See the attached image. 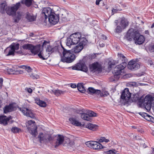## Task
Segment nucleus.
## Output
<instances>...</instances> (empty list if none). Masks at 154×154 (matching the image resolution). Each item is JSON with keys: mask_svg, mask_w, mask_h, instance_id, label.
Listing matches in <instances>:
<instances>
[{"mask_svg": "<svg viewBox=\"0 0 154 154\" xmlns=\"http://www.w3.org/2000/svg\"><path fill=\"white\" fill-rule=\"evenodd\" d=\"M25 90L27 91V92L29 93H31L32 92V89L30 88H25Z\"/></svg>", "mask_w": 154, "mask_h": 154, "instance_id": "51", "label": "nucleus"}, {"mask_svg": "<svg viewBox=\"0 0 154 154\" xmlns=\"http://www.w3.org/2000/svg\"><path fill=\"white\" fill-rule=\"evenodd\" d=\"M152 49L154 51V45L152 46Z\"/></svg>", "mask_w": 154, "mask_h": 154, "instance_id": "64", "label": "nucleus"}, {"mask_svg": "<svg viewBox=\"0 0 154 154\" xmlns=\"http://www.w3.org/2000/svg\"><path fill=\"white\" fill-rule=\"evenodd\" d=\"M57 50V48L56 47H53L52 46L48 45L46 49V51L50 53L56 52Z\"/></svg>", "mask_w": 154, "mask_h": 154, "instance_id": "30", "label": "nucleus"}, {"mask_svg": "<svg viewBox=\"0 0 154 154\" xmlns=\"http://www.w3.org/2000/svg\"><path fill=\"white\" fill-rule=\"evenodd\" d=\"M98 141L101 143L103 142L108 143L109 141V140L108 139H106L104 137H101L100 138Z\"/></svg>", "mask_w": 154, "mask_h": 154, "instance_id": "38", "label": "nucleus"}, {"mask_svg": "<svg viewBox=\"0 0 154 154\" xmlns=\"http://www.w3.org/2000/svg\"><path fill=\"white\" fill-rule=\"evenodd\" d=\"M87 112L90 118L91 117H96L97 116V114L94 112L93 111L88 110L87 111Z\"/></svg>", "mask_w": 154, "mask_h": 154, "instance_id": "35", "label": "nucleus"}, {"mask_svg": "<svg viewBox=\"0 0 154 154\" xmlns=\"http://www.w3.org/2000/svg\"><path fill=\"white\" fill-rule=\"evenodd\" d=\"M119 57L122 60V61H124V62H125V61L126 60V58L122 54L118 53Z\"/></svg>", "mask_w": 154, "mask_h": 154, "instance_id": "43", "label": "nucleus"}, {"mask_svg": "<svg viewBox=\"0 0 154 154\" xmlns=\"http://www.w3.org/2000/svg\"><path fill=\"white\" fill-rule=\"evenodd\" d=\"M137 101L139 105H141L142 104L143 105L144 103V98L143 99V97H139Z\"/></svg>", "mask_w": 154, "mask_h": 154, "instance_id": "40", "label": "nucleus"}, {"mask_svg": "<svg viewBox=\"0 0 154 154\" xmlns=\"http://www.w3.org/2000/svg\"><path fill=\"white\" fill-rule=\"evenodd\" d=\"M48 18L49 22L54 25L57 24L59 21V15L56 14L54 12V14L50 15Z\"/></svg>", "mask_w": 154, "mask_h": 154, "instance_id": "18", "label": "nucleus"}, {"mask_svg": "<svg viewBox=\"0 0 154 154\" xmlns=\"http://www.w3.org/2000/svg\"><path fill=\"white\" fill-rule=\"evenodd\" d=\"M144 118L148 121H149L152 122H154V118L150 115H148L147 114L145 113H143L140 114Z\"/></svg>", "mask_w": 154, "mask_h": 154, "instance_id": "25", "label": "nucleus"}, {"mask_svg": "<svg viewBox=\"0 0 154 154\" xmlns=\"http://www.w3.org/2000/svg\"><path fill=\"white\" fill-rule=\"evenodd\" d=\"M16 53L17 54L20 55H23V52L21 50L17 51Z\"/></svg>", "mask_w": 154, "mask_h": 154, "instance_id": "55", "label": "nucleus"}, {"mask_svg": "<svg viewBox=\"0 0 154 154\" xmlns=\"http://www.w3.org/2000/svg\"><path fill=\"white\" fill-rule=\"evenodd\" d=\"M139 31L136 30L133 28L129 29L127 32L125 36V37L127 40L131 41L132 38L134 39V37L138 34Z\"/></svg>", "mask_w": 154, "mask_h": 154, "instance_id": "7", "label": "nucleus"}, {"mask_svg": "<svg viewBox=\"0 0 154 154\" xmlns=\"http://www.w3.org/2000/svg\"><path fill=\"white\" fill-rule=\"evenodd\" d=\"M131 94L128 88H126L124 89L122 94L121 98L128 102L131 97Z\"/></svg>", "mask_w": 154, "mask_h": 154, "instance_id": "15", "label": "nucleus"}, {"mask_svg": "<svg viewBox=\"0 0 154 154\" xmlns=\"http://www.w3.org/2000/svg\"><path fill=\"white\" fill-rule=\"evenodd\" d=\"M22 47L23 49L26 50H30L32 53L34 55L38 54L39 57L43 60H46L47 57H45L42 54L41 52H39L40 49L39 48L30 44H25L23 45Z\"/></svg>", "mask_w": 154, "mask_h": 154, "instance_id": "3", "label": "nucleus"}, {"mask_svg": "<svg viewBox=\"0 0 154 154\" xmlns=\"http://www.w3.org/2000/svg\"><path fill=\"white\" fill-rule=\"evenodd\" d=\"M20 6V3L18 2L14 6L8 7L7 8L6 3H2L0 4V12L2 14H4L6 11L7 14L9 15L15 14L16 11Z\"/></svg>", "mask_w": 154, "mask_h": 154, "instance_id": "1", "label": "nucleus"}, {"mask_svg": "<svg viewBox=\"0 0 154 154\" xmlns=\"http://www.w3.org/2000/svg\"><path fill=\"white\" fill-rule=\"evenodd\" d=\"M101 91H100L99 90H96L94 94H100Z\"/></svg>", "mask_w": 154, "mask_h": 154, "instance_id": "54", "label": "nucleus"}, {"mask_svg": "<svg viewBox=\"0 0 154 154\" xmlns=\"http://www.w3.org/2000/svg\"><path fill=\"white\" fill-rule=\"evenodd\" d=\"M85 112L81 111H79L80 114H81V118L83 119L88 121H90L91 118L89 116L88 114L85 113Z\"/></svg>", "mask_w": 154, "mask_h": 154, "instance_id": "27", "label": "nucleus"}, {"mask_svg": "<svg viewBox=\"0 0 154 154\" xmlns=\"http://www.w3.org/2000/svg\"><path fill=\"white\" fill-rule=\"evenodd\" d=\"M29 35L30 36L33 37L34 35V34L32 32H30Z\"/></svg>", "mask_w": 154, "mask_h": 154, "instance_id": "61", "label": "nucleus"}, {"mask_svg": "<svg viewBox=\"0 0 154 154\" xmlns=\"http://www.w3.org/2000/svg\"><path fill=\"white\" fill-rule=\"evenodd\" d=\"M20 110L24 115H26V116L32 118H34L35 117L34 113L32 112L31 109L23 107L20 108Z\"/></svg>", "mask_w": 154, "mask_h": 154, "instance_id": "14", "label": "nucleus"}, {"mask_svg": "<svg viewBox=\"0 0 154 154\" xmlns=\"http://www.w3.org/2000/svg\"><path fill=\"white\" fill-rule=\"evenodd\" d=\"M70 87L72 88H75L77 86L75 84L71 83V84Z\"/></svg>", "mask_w": 154, "mask_h": 154, "instance_id": "52", "label": "nucleus"}, {"mask_svg": "<svg viewBox=\"0 0 154 154\" xmlns=\"http://www.w3.org/2000/svg\"><path fill=\"white\" fill-rule=\"evenodd\" d=\"M115 64L114 63H113L112 61H109L108 63V65H109V68H111L112 66L113 65H115Z\"/></svg>", "mask_w": 154, "mask_h": 154, "instance_id": "49", "label": "nucleus"}, {"mask_svg": "<svg viewBox=\"0 0 154 154\" xmlns=\"http://www.w3.org/2000/svg\"><path fill=\"white\" fill-rule=\"evenodd\" d=\"M134 40L135 41L136 44L139 45L142 44L144 41L145 38L144 37L140 34L139 32H138V34L134 37Z\"/></svg>", "mask_w": 154, "mask_h": 154, "instance_id": "20", "label": "nucleus"}, {"mask_svg": "<svg viewBox=\"0 0 154 154\" xmlns=\"http://www.w3.org/2000/svg\"><path fill=\"white\" fill-rule=\"evenodd\" d=\"M15 105L14 103H12L8 105H6L3 108L4 113H7L16 110L17 107Z\"/></svg>", "mask_w": 154, "mask_h": 154, "instance_id": "17", "label": "nucleus"}, {"mask_svg": "<svg viewBox=\"0 0 154 154\" xmlns=\"http://www.w3.org/2000/svg\"><path fill=\"white\" fill-rule=\"evenodd\" d=\"M18 15L14 19V22L16 23H18L19 22L20 20L21 19V15L20 14L18 13Z\"/></svg>", "mask_w": 154, "mask_h": 154, "instance_id": "39", "label": "nucleus"}, {"mask_svg": "<svg viewBox=\"0 0 154 154\" xmlns=\"http://www.w3.org/2000/svg\"><path fill=\"white\" fill-rule=\"evenodd\" d=\"M127 63L123 62L114 68L113 73L115 75H120L122 72V70H123L126 66Z\"/></svg>", "mask_w": 154, "mask_h": 154, "instance_id": "11", "label": "nucleus"}, {"mask_svg": "<svg viewBox=\"0 0 154 154\" xmlns=\"http://www.w3.org/2000/svg\"><path fill=\"white\" fill-rule=\"evenodd\" d=\"M140 65L136 63L133 60H131L128 63V68L131 70H136L140 68Z\"/></svg>", "mask_w": 154, "mask_h": 154, "instance_id": "19", "label": "nucleus"}, {"mask_svg": "<svg viewBox=\"0 0 154 154\" xmlns=\"http://www.w3.org/2000/svg\"><path fill=\"white\" fill-rule=\"evenodd\" d=\"M11 131L14 133H19L21 131V129L17 127H13L12 128Z\"/></svg>", "mask_w": 154, "mask_h": 154, "instance_id": "37", "label": "nucleus"}, {"mask_svg": "<svg viewBox=\"0 0 154 154\" xmlns=\"http://www.w3.org/2000/svg\"><path fill=\"white\" fill-rule=\"evenodd\" d=\"M102 66L101 64L97 62L92 63L90 66V69L91 71L100 72L102 71Z\"/></svg>", "mask_w": 154, "mask_h": 154, "instance_id": "13", "label": "nucleus"}, {"mask_svg": "<svg viewBox=\"0 0 154 154\" xmlns=\"http://www.w3.org/2000/svg\"><path fill=\"white\" fill-rule=\"evenodd\" d=\"M122 29L121 26L118 25L115 29V32L117 33H120L122 31Z\"/></svg>", "mask_w": 154, "mask_h": 154, "instance_id": "41", "label": "nucleus"}, {"mask_svg": "<svg viewBox=\"0 0 154 154\" xmlns=\"http://www.w3.org/2000/svg\"><path fill=\"white\" fill-rule=\"evenodd\" d=\"M144 33L145 34H146L147 35H149V32L148 30H145L144 32Z\"/></svg>", "mask_w": 154, "mask_h": 154, "instance_id": "58", "label": "nucleus"}, {"mask_svg": "<svg viewBox=\"0 0 154 154\" xmlns=\"http://www.w3.org/2000/svg\"><path fill=\"white\" fill-rule=\"evenodd\" d=\"M32 0H23L21 3L23 4H24L27 7H29L32 3Z\"/></svg>", "mask_w": 154, "mask_h": 154, "instance_id": "33", "label": "nucleus"}, {"mask_svg": "<svg viewBox=\"0 0 154 154\" xmlns=\"http://www.w3.org/2000/svg\"><path fill=\"white\" fill-rule=\"evenodd\" d=\"M118 20H116L115 21V23L116 24V25L118 24Z\"/></svg>", "mask_w": 154, "mask_h": 154, "instance_id": "62", "label": "nucleus"}, {"mask_svg": "<svg viewBox=\"0 0 154 154\" xmlns=\"http://www.w3.org/2000/svg\"><path fill=\"white\" fill-rule=\"evenodd\" d=\"M105 152L106 154H116V153L114 150H111L105 151Z\"/></svg>", "mask_w": 154, "mask_h": 154, "instance_id": "48", "label": "nucleus"}, {"mask_svg": "<svg viewBox=\"0 0 154 154\" xmlns=\"http://www.w3.org/2000/svg\"><path fill=\"white\" fill-rule=\"evenodd\" d=\"M85 127L92 131H95L98 129L99 127L96 125L89 123L86 125Z\"/></svg>", "mask_w": 154, "mask_h": 154, "instance_id": "23", "label": "nucleus"}, {"mask_svg": "<svg viewBox=\"0 0 154 154\" xmlns=\"http://www.w3.org/2000/svg\"><path fill=\"white\" fill-rule=\"evenodd\" d=\"M30 77L33 79H37L39 78V76L37 74H34V73L30 75Z\"/></svg>", "mask_w": 154, "mask_h": 154, "instance_id": "46", "label": "nucleus"}, {"mask_svg": "<svg viewBox=\"0 0 154 154\" xmlns=\"http://www.w3.org/2000/svg\"><path fill=\"white\" fill-rule=\"evenodd\" d=\"M102 37L103 39H106L107 38L104 35H102Z\"/></svg>", "mask_w": 154, "mask_h": 154, "instance_id": "59", "label": "nucleus"}, {"mask_svg": "<svg viewBox=\"0 0 154 154\" xmlns=\"http://www.w3.org/2000/svg\"><path fill=\"white\" fill-rule=\"evenodd\" d=\"M63 49L62 55L61 56V61L63 63H70L75 58V55L69 50H67L61 45Z\"/></svg>", "mask_w": 154, "mask_h": 154, "instance_id": "2", "label": "nucleus"}, {"mask_svg": "<svg viewBox=\"0 0 154 154\" xmlns=\"http://www.w3.org/2000/svg\"><path fill=\"white\" fill-rule=\"evenodd\" d=\"M51 92V93H54L57 96H58L61 94H63L65 92L64 91L59 90H52Z\"/></svg>", "mask_w": 154, "mask_h": 154, "instance_id": "31", "label": "nucleus"}, {"mask_svg": "<svg viewBox=\"0 0 154 154\" xmlns=\"http://www.w3.org/2000/svg\"><path fill=\"white\" fill-rule=\"evenodd\" d=\"M139 96L138 95H134L131 98V100L133 102H136L138 100Z\"/></svg>", "mask_w": 154, "mask_h": 154, "instance_id": "42", "label": "nucleus"}, {"mask_svg": "<svg viewBox=\"0 0 154 154\" xmlns=\"http://www.w3.org/2000/svg\"><path fill=\"white\" fill-rule=\"evenodd\" d=\"M27 123L29 125L31 126L30 127L28 128L29 133L33 137H35L38 134L37 127L35 125V122L30 120L28 121Z\"/></svg>", "mask_w": 154, "mask_h": 154, "instance_id": "5", "label": "nucleus"}, {"mask_svg": "<svg viewBox=\"0 0 154 154\" xmlns=\"http://www.w3.org/2000/svg\"><path fill=\"white\" fill-rule=\"evenodd\" d=\"M102 0H96V4L97 5H99L100 2Z\"/></svg>", "mask_w": 154, "mask_h": 154, "instance_id": "56", "label": "nucleus"}, {"mask_svg": "<svg viewBox=\"0 0 154 154\" xmlns=\"http://www.w3.org/2000/svg\"><path fill=\"white\" fill-rule=\"evenodd\" d=\"M96 90L93 88L90 87L88 89L87 92L89 94H92L95 92Z\"/></svg>", "mask_w": 154, "mask_h": 154, "instance_id": "36", "label": "nucleus"}, {"mask_svg": "<svg viewBox=\"0 0 154 154\" xmlns=\"http://www.w3.org/2000/svg\"><path fill=\"white\" fill-rule=\"evenodd\" d=\"M152 102V105L153 106V108L154 107V97H152V99L151 100Z\"/></svg>", "mask_w": 154, "mask_h": 154, "instance_id": "57", "label": "nucleus"}, {"mask_svg": "<svg viewBox=\"0 0 154 154\" xmlns=\"http://www.w3.org/2000/svg\"><path fill=\"white\" fill-rule=\"evenodd\" d=\"M44 134L43 133H40L39 134L38 136V138L39 139V141L40 143L44 140Z\"/></svg>", "mask_w": 154, "mask_h": 154, "instance_id": "45", "label": "nucleus"}, {"mask_svg": "<svg viewBox=\"0 0 154 154\" xmlns=\"http://www.w3.org/2000/svg\"><path fill=\"white\" fill-rule=\"evenodd\" d=\"M9 118H7L6 116H0V123L3 124L5 125L7 124V122L10 120Z\"/></svg>", "mask_w": 154, "mask_h": 154, "instance_id": "29", "label": "nucleus"}, {"mask_svg": "<svg viewBox=\"0 0 154 154\" xmlns=\"http://www.w3.org/2000/svg\"><path fill=\"white\" fill-rule=\"evenodd\" d=\"M152 97L150 96H146L144 98V103L143 105L146 109L148 111H150L151 107L153 108V106L152 105Z\"/></svg>", "mask_w": 154, "mask_h": 154, "instance_id": "12", "label": "nucleus"}, {"mask_svg": "<svg viewBox=\"0 0 154 154\" xmlns=\"http://www.w3.org/2000/svg\"><path fill=\"white\" fill-rule=\"evenodd\" d=\"M20 44L18 43L15 44L13 42L10 46L9 48L7 49L6 51L9 49L8 53L6 55V56L14 55L16 50H17L19 48Z\"/></svg>", "mask_w": 154, "mask_h": 154, "instance_id": "8", "label": "nucleus"}, {"mask_svg": "<svg viewBox=\"0 0 154 154\" xmlns=\"http://www.w3.org/2000/svg\"><path fill=\"white\" fill-rule=\"evenodd\" d=\"M69 120L70 123L73 125L77 126H81V123L75 118H70Z\"/></svg>", "mask_w": 154, "mask_h": 154, "instance_id": "28", "label": "nucleus"}, {"mask_svg": "<svg viewBox=\"0 0 154 154\" xmlns=\"http://www.w3.org/2000/svg\"><path fill=\"white\" fill-rule=\"evenodd\" d=\"M3 79L2 78H0V89L2 88V87L3 85Z\"/></svg>", "mask_w": 154, "mask_h": 154, "instance_id": "50", "label": "nucleus"}, {"mask_svg": "<svg viewBox=\"0 0 154 154\" xmlns=\"http://www.w3.org/2000/svg\"><path fill=\"white\" fill-rule=\"evenodd\" d=\"M35 103L39 106L42 107H45L46 106V103L44 101L41 100L38 97L35 98Z\"/></svg>", "mask_w": 154, "mask_h": 154, "instance_id": "26", "label": "nucleus"}, {"mask_svg": "<svg viewBox=\"0 0 154 154\" xmlns=\"http://www.w3.org/2000/svg\"><path fill=\"white\" fill-rule=\"evenodd\" d=\"M109 95V93L107 91H103L100 94L101 96L103 97H106Z\"/></svg>", "mask_w": 154, "mask_h": 154, "instance_id": "47", "label": "nucleus"}, {"mask_svg": "<svg viewBox=\"0 0 154 154\" xmlns=\"http://www.w3.org/2000/svg\"><path fill=\"white\" fill-rule=\"evenodd\" d=\"M54 11L50 7L44 8L42 11V14L45 15V18L46 20L50 15L54 14Z\"/></svg>", "mask_w": 154, "mask_h": 154, "instance_id": "16", "label": "nucleus"}, {"mask_svg": "<svg viewBox=\"0 0 154 154\" xmlns=\"http://www.w3.org/2000/svg\"><path fill=\"white\" fill-rule=\"evenodd\" d=\"M119 10L116 9H113L112 10V13L113 14L116 13Z\"/></svg>", "mask_w": 154, "mask_h": 154, "instance_id": "53", "label": "nucleus"}, {"mask_svg": "<svg viewBox=\"0 0 154 154\" xmlns=\"http://www.w3.org/2000/svg\"><path fill=\"white\" fill-rule=\"evenodd\" d=\"M7 71L9 74L18 75L20 74H22L23 73V71L20 70H17L14 67H13L12 68L7 69Z\"/></svg>", "mask_w": 154, "mask_h": 154, "instance_id": "21", "label": "nucleus"}, {"mask_svg": "<svg viewBox=\"0 0 154 154\" xmlns=\"http://www.w3.org/2000/svg\"><path fill=\"white\" fill-rule=\"evenodd\" d=\"M48 43V42H47L46 41H44V42L43 43V46H44L45 45H46L47 43Z\"/></svg>", "mask_w": 154, "mask_h": 154, "instance_id": "60", "label": "nucleus"}, {"mask_svg": "<svg viewBox=\"0 0 154 154\" xmlns=\"http://www.w3.org/2000/svg\"><path fill=\"white\" fill-rule=\"evenodd\" d=\"M23 68L25 69V70L28 72H30L32 69L29 66H23Z\"/></svg>", "mask_w": 154, "mask_h": 154, "instance_id": "44", "label": "nucleus"}, {"mask_svg": "<svg viewBox=\"0 0 154 154\" xmlns=\"http://www.w3.org/2000/svg\"><path fill=\"white\" fill-rule=\"evenodd\" d=\"M64 140V137L60 134H58L57 135V141L56 142V145L55 147L56 146H57L60 145L62 144Z\"/></svg>", "mask_w": 154, "mask_h": 154, "instance_id": "22", "label": "nucleus"}, {"mask_svg": "<svg viewBox=\"0 0 154 154\" xmlns=\"http://www.w3.org/2000/svg\"><path fill=\"white\" fill-rule=\"evenodd\" d=\"M86 145L88 147L95 150L101 149L103 148V146L101 143L96 141L87 142Z\"/></svg>", "mask_w": 154, "mask_h": 154, "instance_id": "9", "label": "nucleus"}, {"mask_svg": "<svg viewBox=\"0 0 154 154\" xmlns=\"http://www.w3.org/2000/svg\"><path fill=\"white\" fill-rule=\"evenodd\" d=\"M120 25L123 29H125L128 26L129 22L125 18H122L120 22Z\"/></svg>", "mask_w": 154, "mask_h": 154, "instance_id": "24", "label": "nucleus"}, {"mask_svg": "<svg viewBox=\"0 0 154 154\" xmlns=\"http://www.w3.org/2000/svg\"><path fill=\"white\" fill-rule=\"evenodd\" d=\"M153 27H154V23H153L151 27V28H153Z\"/></svg>", "mask_w": 154, "mask_h": 154, "instance_id": "63", "label": "nucleus"}, {"mask_svg": "<svg viewBox=\"0 0 154 154\" xmlns=\"http://www.w3.org/2000/svg\"><path fill=\"white\" fill-rule=\"evenodd\" d=\"M73 70H80L85 72L88 71V69L85 63H77L72 66Z\"/></svg>", "mask_w": 154, "mask_h": 154, "instance_id": "10", "label": "nucleus"}, {"mask_svg": "<svg viewBox=\"0 0 154 154\" xmlns=\"http://www.w3.org/2000/svg\"><path fill=\"white\" fill-rule=\"evenodd\" d=\"M88 42V40L86 38H83L81 39V42L79 43V44L74 48L73 50L74 52L78 53L80 52L84 47L87 45Z\"/></svg>", "mask_w": 154, "mask_h": 154, "instance_id": "6", "label": "nucleus"}, {"mask_svg": "<svg viewBox=\"0 0 154 154\" xmlns=\"http://www.w3.org/2000/svg\"><path fill=\"white\" fill-rule=\"evenodd\" d=\"M26 18L30 22L33 21L35 19V17L34 16L31 15L29 14L26 15Z\"/></svg>", "mask_w": 154, "mask_h": 154, "instance_id": "34", "label": "nucleus"}, {"mask_svg": "<svg viewBox=\"0 0 154 154\" xmlns=\"http://www.w3.org/2000/svg\"><path fill=\"white\" fill-rule=\"evenodd\" d=\"M84 37L82 38L81 34L78 32L71 34L68 38L66 42L67 45L69 46L72 45L76 44L81 42V39Z\"/></svg>", "mask_w": 154, "mask_h": 154, "instance_id": "4", "label": "nucleus"}, {"mask_svg": "<svg viewBox=\"0 0 154 154\" xmlns=\"http://www.w3.org/2000/svg\"><path fill=\"white\" fill-rule=\"evenodd\" d=\"M77 88L78 90L81 92L84 93L85 91L84 86L82 83H78L77 86Z\"/></svg>", "mask_w": 154, "mask_h": 154, "instance_id": "32", "label": "nucleus"}]
</instances>
